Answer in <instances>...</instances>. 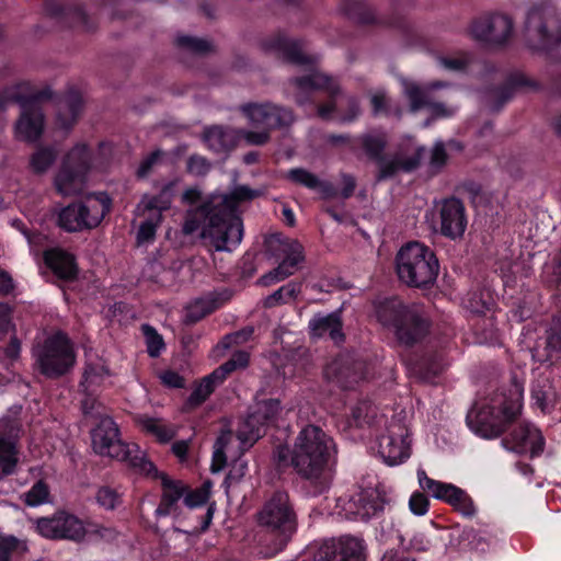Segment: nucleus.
Segmentation results:
<instances>
[{
    "label": "nucleus",
    "mask_w": 561,
    "mask_h": 561,
    "mask_svg": "<svg viewBox=\"0 0 561 561\" xmlns=\"http://www.w3.org/2000/svg\"><path fill=\"white\" fill-rule=\"evenodd\" d=\"M44 93L35 91L28 82H20L0 92V110L20 104L22 112L14 133L15 138L26 142L37 141L44 131V114L38 100Z\"/></svg>",
    "instance_id": "obj_6"
},
{
    "label": "nucleus",
    "mask_w": 561,
    "mask_h": 561,
    "mask_svg": "<svg viewBox=\"0 0 561 561\" xmlns=\"http://www.w3.org/2000/svg\"><path fill=\"white\" fill-rule=\"evenodd\" d=\"M153 479H160L162 486L161 501L156 508L157 517H164L169 515H179V503L186 492V485L180 480H172L165 473L159 472L157 474H146Z\"/></svg>",
    "instance_id": "obj_26"
},
{
    "label": "nucleus",
    "mask_w": 561,
    "mask_h": 561,
    "mask_svg": "<svg viewBox=\"0 0 561 561\" xmlns=\"http://www.w3.org/2000/svg\"><path fill=\"white\" fill-rule=\"evenodd\" d=\"M266 50H274L285 59L294 64H309L312 65L314 59L305 54L301 46L285 36H277L264 43Z\"/></svg>",
    "instance_id": "obj_29"
},
{
    "label": "nucleus",
    "mask_w": 561,
    "mask_h": 561,
    "mask_svg": "<svg viewBox=\"0 0 561 561\" xmlns=\"http://www.w3.org/2000/svg\"><path fill=\"white\" fill-rule=\"evenodd\" d=\"M82 213L79 203H73L62 208L58 214V225L66 231L76 232L83 230Z\"/></svg>",
    "instance_id": "obj_41"
},
{
    "label": "nucleus",
    "mask_w": 561,
    "mask_h": 561,
    "mask_svg": "<svg viewBox=\"0 0 561 561\" xmlns=\"http://www.w3.org/2000/svg\"><path fill=\"white\" fill-rule=\"evenodd\" d=\"M438 62L442 67L450 71H460L465 69L469 62V59L466 56L459 57H439Z\"/></svg>",
    "instance_id": "obj_56"
},
{
    "label": "nucleus",
    "mask_w": 561,
    "mask_h": 561,
    "mask_svg": "<svg viewBox=\"0 0 561 561\" xmlns=\"http://www.w3.org/2000/svg\"><path fill=\"white\" fill-rule=\"evenodd\" d=\"M470 32L476 39L504 44L513 34V21L504 14L483 16L472 23Z\"/></svg>",
    "instance_id": "obj_24"
},
{
    "label": "nucleus",
    "mask_w": 561,
    "mask_h": 561,
    "mask_svg": "<svg viewBox=\"0 0 561 561\" xmlns=\"http://www.w3.org/2000/svg\"><path fill=\"white\" fill-rule=\"evenodd\" d=\"M364 541L357 537L342 536L325 541L316 561H364Z\"/></svg>",
    "instance_id": "obj_23"
},
{
    "label": "nucleus",
    "mask_w": 561,
    "mask_h": 561,
    "mask_svg": "<svg viewBox=\"0 0 561 561\" xmlns=\"http://www.w3.org/2000/svg\"><path fill=\"white\" fill-rule=\"evenodd\" d=\"M34 357L42 374L58 377L66 374L76 363V353L68 336L57 332L34 348Z\"/></svg>",
    "instance_id": "obj_12"
},
{
    "label": "nucleus",
    "mask_w": 561,
    "mask_h": 561,
    "mask_svg": "<svg viewBox=\"0 0 561 561\" xmlns=\"http://www.w3.org/2000/svg\"><path fill=\"white\" fill-rule=\"evenodd\" d=\"M27 552V545L13 536L0 534V561H19Z\"/></svg>",
    "instance_id": "obj_40"
},
{
    "label": "nucleus",
    "mask_w": 561,
    "mask_h": 561,
    "mask_svg": "<svg viewBox=\"0 0 561 561\" xmlns=\"http://www.w3.org/2000/svg\"><path fill=\"white\" fill-rule=\"evenodd\" d=\"M525 32L527 45L533 51L561 58V25L547 4L530 9Z\"/></svg>",
    "instance_id": "obj_10"
},
{
    "label": "nucleus",
    "mask_w": 561,
    "mask_h": 561,
    "mask_svg": "<svg viewBox=\"0 0 561 561\" xmlns=\"http://www.w3.org/2000/svg\"><path fill=\"white\" fill-rule=\"evenodd\" d=\"M47 266L62 279H72L77 274V266L71 254L60 249H50L44 254Z\"/></svg>",
    "instance_id": "obj_32"
},
{
    "label": "nucleus",
    "mask_w": 561,
    "mask_h": 561,
    "mask_svg": "<svg viewBox=\"0 0 561 561\" xmlns=\"http://www.w3.org/2000/svg\"><path fill=\"white\" fill-rule=\"evenodd\" d=\"M95 499L98 504L105 510H114L121 503V494L110 486L100 488Z\"/></svg>",
    "instance_id": "obj_50"
},
{
    "label": "nucleus",
    "mask_w": 561,
    "mask_h": 561,
    "mask_svg": "<svg viewBox=\"0 0 561 561\" xmlns=\"http://www.w3.org/2000/svg\"><path fill=\"white\" fill-rule=\"evenodd\" d=\"M259 193L248 186H236L229 194L213 196L211 199L188 210L182 227L184 234H192L201 229V236L209 240L217 251H232L243 237L241 218L236 214L239 204L251 201Z\"/></svg>",
    "instance_id": "obj_1"
},
{
    "label": "nucleus",
    "mask_w": 561,
    "mask_h": 561,
    "mask_svg": "<svg viewBox=\"0 0 561 561\" xmlns=\"http://www.w3.org/2000/svg\"><path fill=\"white\" fill-rule=\"evenodd\" d=\"M447 154L442 142H438L434 146L431 156V167L434 170H439L446 162Z\"/></svg>",
    "instance_id": "obj_61"
},
{
    "label": "nucleus",
    "mask_w": 561,
    "mask_h": 561,
    "mask_svg": "<svg viewBox=\"0 0 561 561\" xmlns=\"http://www.w3.org/2000/svg\"><path fill=\"white\" fill-rule=\"evenodd\" d=\"M310 334L314 337L329 336L335 343L343 340L342 322L339 313L316 316L309 321Z\"/></svg>",
    "instance_id": "obj_31"
},
{
    "label": "nucleus",
    "mask_w": 561,
    "mask_h": 561,
    "mask_svg": "<svg viewBox=\"0 0 561 561\" xmlns=\"http://www.w3.org/2000/svg\"><path fill=\"white\" fill-rule=\"evenodd\" d=\"M403 92L411 103V110L417 111L426 107L430 110L434 118H448L456 114L458 106L446 105L438 102L434 92L445 88L447 84L440 81L431 82L424 87H420L415 82L403 80Z\"/></svg>",
    "instance_id": "obj_17"
},
{
    "label": "nucleus",
    "mask_w": 561,
    "mask_h": 561,
    "mask_svg": "<svg viewBox=\"0 0 561 561\" xmlns=\"http://www.w3.org/2000/svg\"><path fill=\"white\" fill-rule=\"evenodd\" d=\"M376 317L383 327L392 329L399 341L405 344L415 342L427 330V322L422 317L420 308L407 307L398 298L378 301Z\"/></svg>",
    "instance_id": "obj_8"
},
{
    "label": "nucleus",
    "mask_w": 561,
    "mask_h": 561,
    "mask_svg": "<svg viewBox=\"0 0 561 561\" xmlns=\"http://www.w3.org/2000/svg\"><path fill=\"white\" fill-rule=\"evenodd\" d=\"M370 101L375 114H380L387 110L388 99L382 91L374 93Z\"/></svg>",
    "instance_id": "obj_64"
},
{
    "label": "nucleus",
    "mask_w": 561,
    "mask_h": 561,
    "mask_svg": "<svg viewBox=\"0 0 561 561\" xmlns=\"http://www.w3.org/2000/svg\"><path fill=\"white\" fill-rule=\"evenodd\" d=\"M430 501L423 492L415 491L409 500V508L416 516H423L428 512Z\"/></svg>",
    "instance_id": "obj_54"
},
{
    "label": "nucleus",
    "mask_w": 561,
    "mask_h": 561,
    "mask_svg": "<svg viewBox=\"0 0 561 561\" xmlns=\"http://www.w3.org/2000/svg\"><path fill=\"white\" fill-rule=\"evenodd\" d=\"M357 366H360V364L350 366L346 365L343 359H335L327 365L324 376L330 380H336L342 386L347 387L352 381H357L363 378L356 373Z\"/></svg>",
    "instance_id": "obj_38"
},
{
    "label": "nucleus",
    "mask_w": 561,
    "mask_h": 561,
    "mask_svg": "<svg viewBox=\"0 0 561 561\" xmlns=\"http://www.w3.org/2000/svg\"><path fill=\"white\" fill-rule=\"evenodd\" d=\"M248 466L247 462L241 459H236L232 468L230 469L227 479L230 481H238L244 477Z\"/></svg>",
    "instance_id": "obj_63"
},
{
    "label": "nucleus",
    "mask_w": 561,
    "mask_h": 561,
    "mask_svg": "<svg viewBox=\"0 0 561 561\" xmlns=\"http://www.w3.org/2000/svg\"><path fill=\"white\" fill-rule=\"evenodd\" d=\"M240 139L249 145H263L268 140L265 131H248L211 126L204 131V141L207 147L216 152H225L232 149Z\"/></svg>",
    "instance_id": "obj_21"
},
{
    "label": "nucleus",
    "mask_w": 561,
    "mask_h": 561,
    "mask_svg": "<svg viewBox=\"0 0 561 561\" xmlns=\"http://www.w3.org/2000/svg\"><path fill=\"white\" fill-rule=\"evenodd\" d=\"M58 151L53 147H39L31 156L30 165L35 173H45L55 163Z\"/></svg>",
    "instance_id": "obj_43"
},
{
    "label": "nucleus",
    "mask_w": 561,
    "mask_h": 561,
    "mask_svg": "<svg viewBox=\"0 0 561 561\" xmlns=\"http://www.w3.org/2000/svg\"><path fill=\"white\" fill-rule=\"evenodd\" d=\"M531 398L534 400V404L543 413L549 412L556 402V394L550 386L543 388L534 387Z\"/></svg>",
    "instance_id": "obj_47"
},
{
    "label": "nucleus",
    "mask_w": 561,
    "mask_h": 561,
    "mask_svg": "<svg viewBox=\"0 0 561 561\" xmlns=\"http://www.w3.org/2000/svg\"><path fill=\"white\" fill-rule=\"evenodd\" d=\"M253 329L248 328L242 331L236 332L233 334L226 335L224 340L221 341L220 345L224 348H228L231 345H237L240 343H243L249 340V337L252 335Z\"/></svg>",
    "instance_id": "obj_57"
},
{
    "label": "nucleus",
    "mask_w": 561,
    "mask_h": 561,
    "mask_svg": "<svg viewBox=\"0 0 561 561\" xmlns=\"http://www.w3.org/2000/svg\"><path fill=\"white\" fill-rule=\"evenodd\" d=\"M142 333L146 339L147 350L151 357H157L160 355L161 351L164 348V342L162 336L150 325H142Z\"/></svg>",
    "instance_id": "obj_49"
},
{
    "label": "nucleus",
    "mask_w": 561,
    "mask_h": 561,
    "mask_svg": "<svg viewBox=\"0 0 561 561\" xmlns=\"http://www.w3.org/2000/svg\"><path fill=\"white\" fill-rule=\"evenodd\" d=\"M21 423L18 417L0 419V480L14 474L19 465Z\"/></svg>",
    "instance_id": "obj_19"
},
{
    "label": "nucleus",
    "mask_w": 561,
    "mask_h": 561,
    "mask_svg": "<svg viewBox=\"0 0 561 561\" xmlns=\"http://www.w3.org/2000/svg\"><path fill=\"white\" fill-rule=\"evenodd\" d=\"M82 213L83 229H92L98 227L105 215L110 211L112 201L106 193L100 192L91 194L79 203Z\"/></svg>",
    "instance_id": "obj_28"
},
{
    "label": "nucleus",
    "mask_w": 561,
    "mask_h": 561,
    "mask_svg": "<svg viewBox=\"0 0 561 561\" xmlns=\"http://www.w3.org/2000/svg\"><path fill=\"white\" fill-rule=\"evenodd\" d=\"M510 85L514 89H534L537 87V83L523 73H516L511 78Z\"/></svg>",
    "instance_id": "obj_62"
},
{
    "label": "nucleus",
    "mask_w": 561,
    "mask_h": 561,
    "mask_svg": "<svg viewBox=\"0 0 561 561\" xmlns=\"http://www.w3.org/2000/svg\"><path fill=\"white\" fill-rule=\"evenodd\" d=\"M523 393V387L513 383L506 390L478 401L467 414L468 427L484 439L501 436L520 414Z\"/></svg>",
    "instance_id": "obj_3"
},
{
    "label": "nucleus",
    "mask_w": 561,
    "mask_h": 561,
    "mask_svg": "<svg viewBox=\"0 0 561 561\" xmlns=\"http://www.w3.org/2000/svg\"><path fill=\"white\" fill-rule=\"evenodd\" d=\"M161 382L170 388H183L184 387V378L176 371L165 370L160 374Z\"/></svg>",
    "instance_id": "obj_60"
},
{
    "label": "nucleus",
    "mask_w": 561,
    "mask_h": 561,
    "mask_svg": "<svg viewBox=\"0 0 561 561\" xmlns=\"http://www.w3.org/2000/svg\"><path fill=\"white\" fill-rule=\"evenodd\" d=\"M299 293L300 284L290 282L267 296L264 300V306L272 308L280 304H288L295 300Z\"/></svg>",
    "instance_id": "obj_44"
},
{
    "label": "nucleus",
    "mask_w": 561,
    "mask_h": 561,
    "mask_svg": "<svg viewBox=\"0 0 561 561\" xmlns=\"http://www.w3.org/2000/svg\"><path fill=\"white\" fill-rule=\"evenodd\" d=\"M502 445L510 451L535 457L542 453L545 439L538 427L524 422L513 430L508 438L502 440Z\"/></svg>",
    "instance_id": "obj_25"
},
{
    "label": "nucleus",
    "mask_w": 561,
    "mask_h": 561,
    "mask_svg": "<svg viewBox=\"0 0 561 561\" xmlns=\"http://www.w3.org/2000/svg\"><path fill=\"white\" fill-rule=\"evenodd\" d=\"M277 257L280 260L278 266L270 273L263 275L259 283L263 286L284 280L288 276L296 273L298 265L304 261V248L293 239H277Z\"/></svg>",
    "instance_id": "obj_20"
},
{
    "label": "nucleus",
    "mask_w": 561,
    "mask_h": 561,
    "mask_svg": "<svg viewBox=\"0 0 561 561\" xmlns=\"http://www.w3.org/2000/svg\"><path fill=\"white\" fill-rule=\"evenodd\" d=\"M420 159V153L415 151L408 158L396 157L392 160H382L380 162V178L391 176L399 170L411 171L417 167Z\"/></svg>",
    "instance_id": "obj_39"
},
{
    "label": "nucleus",
    "mask_w": 561,
    "mask_h": 561,
    "mask_svg": "<svg viewBox=\"0 0 561 561\" xmlns=\"http://www.w3.org/2000/svg\"><path fill=\"white\" fill-rule=\"evenodd\" d=\"M209 168L208 161L201 156H193L187 162V170L194 175H204L208 172Z\"/></svg>",
    "instance_id": "obj_58"
},
{
    "label": "nucleus",
    "mask_w": 561,
    "mask_h": 561,
    "mask_svg": "<svg viewBox=\"0 0 561 561\" xmlns=\"http://www.w3.org/2000/svg\"><path fill=\"white\" fill-rule=\"evenodd\" d=\"M386 144L382 134H368L363 137V145L366 152L371 157H378Z\"/></svg>",
    "instance_id": "obj_53"
},
{
    "label": "nucleus",
    "mask_w": 561,
    "mask_h": 561,
    "mask_svg": "<svg viewBox=\"0 0 561 561\" xmlns=\"http://www.w3.org/2000/svg\"><path fill=\"white\" fill-rule=\"evenodd\" d=\"M176 43L179 46L185 47L194 53H205L210 49V44L207 41L191 36H179Z\"/></svg>",
    "instance_id": "obj_55"
},
{
    "label": "nucleus",
    "mask_w": 561,
    "mask_h": 561,
    "mask_svg": "<svg viewBox=\"0 0 561 561\" xmlns=\"http://www.w3.org/2000/svg\"><path fill=\"white\" fill-rule=\"evenodd\" d=\"M225 378L215 369L211 374L201 379L194 387L187 403L191 407H198L207 400L214 390L222 383Z\"/></svg>",
    "instance_id": "obj_35"
},
{
    "label": "nucleus",
    "mask_w": 561,
    "mask_h": 561,
    "mask_svg": "<svg viewBox=\"0 0 561 561\" xmlns=\"http://www.w3.org/2000/svg\"><path fill=\"white\" fill-rule=\"evenodd\" d=\"M216 308L217 306L214 299H197L186 308V319L191 322H196L213 312Z\"/></svg>",
    "instance_id": "obj_46"
},
{
    "label": "nucleus",
    "mask_w": 561,
    "mask_h": 561,
    "mask_svg": "<svg viewBox=\"0 0 561 561\" xmlns=\"http://www.w3.org/2000/svg\"><path fill=\"white\" fill-rule=\"evenodd\" d=\"M449 505L463 516H473L477 511L472 499L462 489L461 494H456Z\"/></svg>",
    "instance_id": "obj_52"
},
{
    "label": "nucleus",
    "mask_w": 561,
    "mask_h": 561,
    "mask_svg": "<svg viewBox=\"0 0 561 561\" xmlns=\"http://www.w3.org/2000/svg\"><path fill=\"white\" fill-rule=\"evenodd\" d=\"M440 232L450 239L459 238L467 227L465 207L457 198H448L442 202L439 208Z\"/></svg>",
    "instance_id": "obj_27"
},
{
    "label": "nucleus",
    "mask_w": 561,
    "mask_h": 561,
    "mask_svg": "<svg viewBox=\"0 0 561 561\" xmlns=\"http://www.w3.org/2000/svg\"><path fill=\"white\" fill-rule=\"evenodd\" d=\"M389 496L382 484L358 489L352 494L340 496L336 502L337 514L346 519L368 520L383 512Z\"/></svg>",
    "instance_id": "obj_13"
},
{
    "label": "nucleus",
    "mask_w": 561,
    "mask_h": 561,
    "mask_svg": "<svg viewBox=\"0 0 561 561\" xmlns=\"http://www.w3.org/2000/svg\"><path fill=\"white\" fill-rule=\"evenodd\" d=\"M240 110L251 125L262 127V131L267 133L268 137L270 129L289 125L294 121V115L289 110L272 103H248L243 104Z\"/></svg>",
    "instance_id": "obj_22"
},
{
    "label": "nucleus",
    "mask_w": 561,
    "mask_h": 561,
    "mask_svg": "<svg viewBox=\"0 0 561 561\" xmlns=\"http://www.w3.org/2000/svg\"><path fill=\"white\" fill-rule=\"evenodd\" d=\"M249 363V354L247 352H237L232 357L219 366L216 370L226 379V377L237 368H243Z\"/></svg>",
    "instance_id": "obj_51"
},
{
    "label": "nucleus",
    "mask_w": 561,
    "mask_h": 561,
    "mask_svg": "<svg viewBox=\"0 0 561 561\" xmlns=\"http://www.w3.org/2000/svg\"><path fill=\"white\" fill-rule=\"evenodd\" d=\"M172 184L167 185L158 195L145 194L138 203L135 213L138 217H146L137 232L138 244L152 242L158 227L162 222V213L172 204Z\"/></svg>",
    "instance_id": "obj_15"
},
{
    "label": "nucleus",
    "mask_w": 561,
    "mask_h": 561,
    "mask_svg": "<svg viewBox=\"0 0 561 561\" xmlns=\"http://www.w3.org/2000/svg\"><path fill=\"white\" fill-rule=\"evenodd\" d=\"M108 377V369L103 362L88 363L83 373L81 387L84 392L95 393L99 388L105 383Z\"/></svg>",
    "instance_id": "obj_36"
},
{
    "label": "nucleus",
    "mask_w": 561,
    "mask_h": 561,
    "mask_svg": "<svg viewBox=\"0 0 561 561\" xmlns=\"http://www.w3.org/2000/svg\"><path fill=\"white\" fill-rule=\"evenodd\" d=\"M93 165V153L85 144L75 145L62 158L54 175V187L62 196L81 194Z\"/></svg>",
    "instance_id": "obj_11"
},
{
    "label": "nucleus",
    "mask_w": 561,
    "mask_h": 561,
    "mask_svg": "<svg viewBox=\"0 0 561 561\" xmlns=\"http://www.w3.org/2000/svg\"><path fill=\"white\" fill-rule=\"evenodd\" d=\"M378 454L385 463L397 466L411 456V444L408 426L398 417L386 422L377 436Z\"/></svg>",
    "instance_id": "obj_16"
},
{
    "label": "nucleus",
    "mask_w": 561,
    "mask_h": 561,
    "mask_svg": "<svg viewBox=\"0 0 561 561\" xmlns=\"http://www.w3.org/2000/svg\"><path fill=\"white\" fill-rule=\"evenodd\" d=\"M22 497L25 505L31 507L46 504L50 500L49 488L45 482L37 481Z\"/></svg>",
    "instance_id": "obj_45"
},
{
    "label": "nucleus",
    "mask_w": 561,
    "mask_h": 561,
    "mask_svg": "<svg viewBox=\"0 0 561 561\" xmlns=\"http://www.w3.org/2000/svg\"><path fill=\"white\" fill-rule=\"evenodd\" d=\"M260 526L277 537L283 547L296 530V515L287 493L276 492L257 515Z\"/></svg>",
    "instance_id": "obj_14"
},
{
    "label": "nucleus",
    "mask_w": 561,
    "mask_h": 561,
    "mask_svg": "<svg viewBox=\"0 0 561 561\" xmlns=\"http://www.w3.org/2000/svg\"><path fill=\"white\" fill-rule=\"evenodd\" d=\"M438 268L434 252L420 242H410L398 252L397 273L409 286L422 287L434 283Z\"/></svg>",
    "instance_id": "obj_9"
},
{
    "label": "nucleus",
    "mask_w": 561,
    "mask_h": 561,
    "mask_svg": "<svg viewBox=\"0 0 561 561\" xmlns=\"http://www.w3.org/2000/svg\"><path fill=\"white\" fill-rule=\"evenodd\" d=\"M291 85L294 98L299 104L309 101L316 91L324 90L329 94V102L318 108V115L322 119L336 118L342 122H350L359 113L357 101L352 96L342 94L339 84L319 70L312 69L308 75L297 77Z\"/></svg>",
    "instance_id": "obj_5"
},
{
    "label": "nucleus",
    "mask_w": 561,
    "mask_h": 561,
    "mask_svg": "<svg viewBox=\"0 0 561 561\" xmlns=\"http://www.w3.org/2000/svg\"><path fill=\"white\" fill-rule=\"evenodd\" d=\"M82 107L80 95L70 93L58 102L56 126L68 131L76 123Z\"/></svg>",
    "instance_id": "obj_33"
},
{
    "label": "nucleus",
    "mask_w": 561,
    "mask_h": 561,
    "mask_svg": "<svg viewBox=\"0 0 561 561\" xmlns=\"http://www.w3.org/2000/svg\"><path fill=\"white\" fill-rule=\"evenodd\" d=\"M138 422L146 432L162 443L171 440L175 435V430L160 419L141 416Z\"/></svg>",
    "instance_id": "obj_42"
},
{
    "label": "nucleus",
    "mask_w": 561,
    "mask_h": 561,
    "mask_svg": "<svg viewBox=\"0 0 561 561\" xmlns=\"http://www.w3.org/2000/svg\"><path fill=\"white\" fill-rule=\"evenodd\" d=\"M287 176L300 185L319 191L323 198L334 196V188L330 183L322 182L317 175L305 169H293L288 172Z\"/></svg>",
    "instance_id": "obj_34"
},
{
    "label": "nucleus",
    "mask_w": 561,
    "mask_h": 561,
    "mask_svg": "<svg viewBox=\"0 0 561 561\" xmlns=\"http://www.w3.org/2000/svg\"><path fill=\"white\" fill-rule=\"evenodd\" d=\"M36 529L45 538L71 541H81L87 534L84 523L66 512H58L50 517L38 518Z\"/></svg>",
    "instance_id": "obj_18"
},
{
    "label": "nucleus",
    "mask_w": 561,
    "mask_h": 561,
    "mask_svg": "<svg viewBox=\"0 0 561 561\" xmlns=\"http://www.w3.org/2000/svg\"><path fill=\"white\" fill-rule=\"evenodd\" d=\"M93 450L104 457L128 462L144 474H157L156 466L146 458L138 445L126 444L119 438L117 424L107 415L100 419L91 432Z\"/></svg>",
    "instance_id": "obj_7"
},
{
    "label": "nucleus",
    "mask_w": 561,
    "mask_h": 561,
    "mask_svg": "<svg viewBox=\"0 0 561 561\" xmlns=\"http://www.w3.org/2000/svg\"><path fill=\"white\" fill-rule=\"evenodd\" d=\"M335 453L332 437L317 425H307L297 434L290 450L279 446L275 455L279 461L289 458L290 465L300 477L324 484V473Z\"/></svg>",
    "instance_id": "obj_2"
},
{
    "label": "nucleus",
    "mask_w": 561,
    "mask_h": 561,
    "mask_svg": "<svg viewBox=\"0 0 561 561\" xmlns=\"http://www.w3.org/2000/svg\"><path fill=\"white\" fill-rule=\"evenodd\" d=\"M417 483L423 492L432 497L450 503L456 494H461V489L451 483L442 482L430 478L423 468L416 470Z\"/></svg>",
    "instance_id": "obj_30"
},
{
    "label": "nucleus",
    "mask_w": 561,
    "mask_h": 561,
    "mask_svg": "<svg viewBox=\"0 0 561 561\" xmlns=\"http://www.w3.org/2000/svg\"><path fill=\"white\" fill-rule=\"evenodd\" d=\"M282 410L277 399L257 400L253 411L238 427V444L231 431L222 432L214 445L211 471H221L229 459L238 458L263 434L264 426L276 420Z\"/></svg>",
    "instance_id": "obj_4"
},
{
    "label": "nucleus",
    "mask_w": 561,
    "mask_h": 561,
    "mask_svg": "<svg viewBox=\"0 0 561 561\" xmlns=\"http://www.w3.org/2000/svg\"><path fill=\"white\" fill-rule=\"evenodd\" d=\"M85 398L82 401V411L85 415H98L103 416L101 414L102 405L101 403L93 397L94 393L84 392Z\"/></svg>",
    "instance_id": "obj_59"
},
{
    "label": "nucleus",
    "mask_w": 561,
    "mask_h": 561,
    "mask_svg": "<svg viewBox=\"0 0 561 561\" xmlns=\"http://www.w3.org/2000/svg\"><path fill=\"white\" fill-rule=\"evenodd\" d=\"M213 488V483L207 480L205 481L201 488L184 494V503L187 507L194 508L201 506L207 502L210 495V490Z\"/></svg>",
    "instance_id": "obj_48"
},
{
    "label": "nucleus",
    "mask_w": 561,
    "mask_h": 561,
    "mask_svg": "<svg viewBox=\"0 0 561 561\" xmlns=\"http://www.w3.org/2000/svg\"><path fill=\"white\" fill-rule=\"evenodd\" d=\"M561 352V333L551 331L542 343L533 351V358L539 363H552Z\"/></svg>",
    "instance_id": "obj_37"
}]
</instances>
